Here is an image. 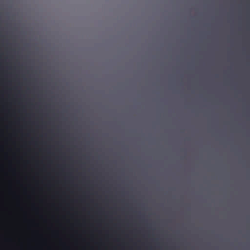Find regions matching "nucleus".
Here are the masks:
<instances>
[{
	"label": "nucleus",
	"mask_w": 250,
	"mask_h": 250,
	"mask_svg": "<svg viewBox=\"0 0 250 250\" xmlns=\"http://www.w3.org/2000/svg\"><path fill=\"white\" fill-rule=\"evenodd\" d=\"M3 17H1V19H0L1 22L2 21V20H3V19H2V18H3ZM1 40H2V35L1 34ZM1 44H2V43H1ZM1 57H2V53L1 52Z\"/></svg>",
	"instance_id": "1"
},
{
	"label": "nucleus",
	"mask_w": 250,
	"mask_h": 250,
	"mask_svg": "<svg viewBox=\"0 0 250 250\" xmlns=\"http://www.w3.org/2000/svg\"><path fill=\"white\" fill-rule=\"evenodd\" d=\"M4 16L3 15V13H2V8H1V15H0V16Z\"/></svg>",
	"instance_id": "2"
},
{
	"label": "nucleus",
	"mask_w": 250,
	"mask_h": 250,
	"mask_svg": "<svg viewBox=\"0 0 250 250\" xmlns=\"http://www.w3.org/2000/svg\"><path fill=\"white\" fill-rule=\"evenodd\" d=\"M10 69H14V67H10Z\"/></svg>",
	"instance_id": "3"
}]
</instances>
